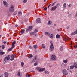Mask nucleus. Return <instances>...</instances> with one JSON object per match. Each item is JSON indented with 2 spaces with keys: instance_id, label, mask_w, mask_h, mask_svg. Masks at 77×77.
Returning a JSON list of instances; mask_svg holds the SVG:
<instances>
[{
  "instance_id": "obj_1",
  "label": "nucleus",
  "mask_w": 77,
  "mask_h": 77,
  "mask_svg": "<svg viewBox=\"0 0 77 77\" xmlns=\"http://www.w3.org/2000/svg\"><path fill=\"white\" fill-rule=\"evenodd\" d=\"M14 10V6L11 5L9 8V11L10 12H12Z\"/></svg>"
},
{
  "instance_id": "obj_2",
  "label": "nucleus",
  "mask_w": 77,
  "mask_h": 77,
  "mask_svg": "<svg viewBox=\"0 0 77 77\" xmlns=\"http://www.w3.org/2000/svg\"><path fill=\"white\" fill-rule=\"evenodd\" d=\"M15 42H16L15 41L13 42V43L12 45V47L11 48L8 49V51H11V50H12V49L15 47V46L14 45H15Z\"/></svg>"
},
{
  "instance_id": "obj_3",
  "label": "nucleus",
  "mask_w": 77,
  "mask_h": 77,
  "mask_svg": "<svg viewBox=\"0 0 77 77\" xmlns=\"http://www.w3.org/2000/svg\"><path fill=\"white\" fill-rule=\"evenodd\" d=\"M10 55H8V56H7L6 57H5L4 60V61H5V62H7V61H8V60H9L10 59Z\"/></svg>"
},
{
  "instance_id": "obj_4",
  "label": "nucleus",
  "mask_w": 77,
  "mask_h": 77,
  "mask_svg": "<svg viewBox=\"0 0 77 77\" xmlns=\"http://www.w3.org/2000/svg\"><path fill=\"white\" fill-rule=\"evenodd\" d=\"M38 58V56H35L34 57V59L33 60H32L31 61V63H33L34 62H35V60H36V59Z\"/></svg>"
},
{
  "instance_id": "obj_5",
  "label": "nucleus",
  "mask_w": 77,
  "mask_h": 77,
  "mask_svg": "<svg viewBox=\"0 0 77 77\" xmlns=\"http://www.w3.org/2000/svg\"><path fill=\"white\" fill-rule=\"evenodd\" d=\"M50 43L51 44L50 46V49L51 51H53V50H54V47L53 46V44L51 42V41L50 42Z\"/></svg>"
},
{
  "instance_id": "obj_6",
  "label": "nucleus",
  "mask_w": 77,
  "mask_h": 77,
  "mask_svg": "<svg viewBox=\"0 0 77 77\" xmlns=\"http://www.w3.org/2000/svg\"><path fill=\"white\" fill-rule=\"evenodd\" d=\"M32 29H33V26H30L29 28V29L26 30V32H28V31H29V32L31 31Z\"/></svg>"
},
{
  "instance_id": "obj_7",
  "label": "nucleus",
  "mask_w": 77,
  "mask_h": 77,
  "mask_svg": "<svg viewBox=\"0 0 77 77\" xmlns=\"http://www.w3.org/2000/svg\"><path fill=\"white\" fill-rule=\"evenodd\" d=\"M51 60H56V56L54 55H53L51 57Z\"/></svg>"
},
{
  "instance_id": "obj_8",
  "label": "nucleus",
  "mask_w": 77,
  "mask_h": 77,
  "mask_svg": "<svg viewBox=\"0 0 77 77\" xmlns=\"http://www.w3.org/2000/svg\"><path fill=\"white\" fill-rule=\"evenodd\" d=\"M63 75H68V72H67V71L65 69H64L63 70Z\"/></svg>"
},
{
  "instance_id": "obj_9",
  "label": "nucleus",
  "mask_w": 77,
  "mask_h": 77,
  "mask_svg": "<svg viewBox=\"0 0 77 77\" xmlns=\"http://www.w3.org/2000/svg\"><path fill=\"white\" fill-rule=\"evenodd\" d=\"M3 4H4V5L5 7H7V6H8V5L7 4V3L5 1H4L3 2Z\"/></svg>"
},
{
  "instance_id": "obj_10",
  "label": "nucleus",
  "mask_w": 77,
  "mask_h": 77,
  "mask_svg": "<svg viewBox=\"0 0 77 77\" xmlns=\"http://www.w3.org/2000/svg\"><path fill=\"white\" fill-rule=\"evenodd\" d=\"M63 39L64 41H66L68 40V38L67 36L63 37Z\"/></svg>"
},
{
  "instance_id": "obj_11",
  "label": "nucleus",
  "mask_w": 77,
  "mask_h": 77,
  "mask_svg": "<svg viewBox=\"0 0 77 77\" xmlns=\"http://www.w3.org/2000/svg\"><path fill=\"white\" fill-rule=\"evenodd\" d=\"M41 22V20L40 18H38L36 20V23L37 24L38 23H40Z\"/></svg>"
},
{
  "instance_id": "obj_12",
  "label": "nucleus",
  "mask_w": 77,
  "mask_h": 77,
  "mask_svg": "<svg viewBox=\"0 0 77 77\" xmlns=\"http://www.w3.org/2000/svg\"><path fill=\"white\" fill-rule=\"evenodd\" d=\"M5 77H8V73L7 72H5L4 74Z\"/></svg>"
},
{
  "instance_id": "obj_13",
  "label": "nucleus",
  "mask_w": 77,
  "mask_h": 77,
  "mask_svg": "<svg viewBox=\"0 0 77 77\" xmlns=\"http://www.w3.org/2000/svg\"><path fill=\"white\" fill-rule=\"evenodd\" d=\"M45 34L46 36H50V34L49 33V32H45Z\"/></svg>"
},
{
  "instance_id": "obj_14",
  "label": "nucleus",
  "mask_w": 77,
  "mask_h": 77,
  "mask_svg": "<svg viewBox=\"0 0 77 77\" xmlns=\"http://www.w3.org/2000/svg\"><path fill=\"white\" fill-rule=\"evenodd\" d=\"M74 65L73 66L75 68H77V62H75L74 63Z\"/></svg>"
},
{
  "instance_id": "obj_15",
  "label": "nucleus",
  "mask_w": 77,
  "mask_h": 77,
  "mask_svg": "<svg viewBox=\"0 0 77 77\" xmlns=\"http://www.w3.org/2000/svg\"><path fill=\"white\" fill-rule=\"evenodd\" d=\"M14 58H15V56L14 55H12V56H11V60H13L14 59Z\"/></svg>"
},
{
  "instance_id": "obj_16",
  "label": "nucleus",
  "mask_w": 77,
  "mask_h": 77,
  "mask_svg": "<svg viewBox=\"0 0 77 77\" xmlns=\"http://www.w3.org/2000/svg\"><path fill=\"white\" fill-rule=\"evenodd\" d=\"M56 8H57V7L56 6H54L53 8L52 9V11H55L56 9Z\"/></svg>"
},
{
  "instance_id": "obj_17",
  "label": "nucleus",
  "mask_w": 77,
  "mask_h": 77,
  "mask_svg": "<svg viewBox=\"0 0 77 77\" xmlns=\"http://www.w3.org/2000/svg\"><path fill=\"white\" fill-rule=\"evenodd\" d=\"M44 74H49L50 72H48V71H47V70H45L44 71Z\"/></svg>"
},
{
  "instance_id": "obj_18",
  "label": "nucleus",
  "mask_w": 77,
  "mask_h": 77,
  "mask_svg": "<svg viewBox=\"0 0 77 77\" xmlns=\"http://www.w3.org/2000/svg\"><path fill=\"white\" fill-rule=\"evenodd\" d=\"M21 72H18V76H19L20 77H21Z\"/></svg>"
},
{
  "instance_id": "obj_19",
  "label": "nucleus",
  "mask_w": 77,
  "mask_h": 77,
  "mask_svg": "<svg viewBox=\"0 0 77 77\" xmlns=\"http://www.w3.org/2000/svg\"><path fill=\"white\" fill-rule=\"evenodd\" d=\"M75 34H77V33H76V32H73L72 33H71V36H73V35H74Z\"/></svg>"
},
{
  "instance_id": "obj_20",
  "label": "nucleus",
  "mask_w": 77,
  "mask_h": 77,
  "mask_svg": "<svg viewBox=\"0 0 77 77\" xmlns=\"http://www.w3.org/2000/svg\"><path fill=\"white\" fill-rule=\"evenodd\" d=\"M60 37V35H59L58 34H57L56 35V38H57V39H58V38H59Z\"/></svg>"
},
{
  "instance_id": "obj_21",
  "label": "nucleus",
  "mask_w": 77,
  "mask_h": 77,
  "mask_svg": "<svg viewBox=\"0 0 77 77\" xmlns=\"http://www.w3.org/2000/svg\"><path fill=\"white\" fill-rule=\"evenodd\" d=\"M44 69H45V68H41L39 70L40 72H41V71H43Z\"/></svg>"
},
{
  "instance_id": "obj_22",
  "label": "nucleus",
  "mask_w": 77,
  "mask_h": 77,
  "mask_svg": "<svg viewBox=\"0 0 77 77\" xmlns=\"http://www.w3.org/2000/svg\"><path fill=\"white\" fill-rule=\"evenodd\" d=\"M34 48L35 49H36V48H38V46H37V45H34Z\"/></svg>"
},
{
  "instance_id": "obj_23",
  "label": "nucleus",
  "mask_w": 77,
  "mask_h": 77,
  "mask_svg": "<svg viewBox=\"0 0 77 77\" xmlns=\"http://www.w3.org/2000/svg\"><path fill=\"white\" fill-rule=\"evenodd\" d=\"M33 57V55L32 54H30L29 55V56L28 57V58H32Z\"/></svg>"
},
{
  "instance_id": "obj_24",
  "label": "nucleus",
  "mask_w": 77,
  "mask_h": 77,
  "mask_svg": "<svg viewBox=\"0 0 77 77\" xmlns=\"http://www.w3.org/2000/svg\"><path fill=\"white\" fill-rule=\"evenodd\" d=\"M25 32V30L23 29L22 30L21 32H20V33L21 34H23L24 33V32Z\"/></svg>"
},
{
  "instance_id": "obj_25",
  "label": "nucleus",
  "mask_w": 77,
  "mask_h": 77,
  "mask_svg": "<svg viewBox=\"0 0 77 77\" xmlns=\"http://www.w3.org/2000/svg\"><path fill=\"white\" fill-rule=\"evenodd\" d=\"M74 66H70V69H74Z\"/></svg>"
},
{
  "instance_id": "obj_26",
  "label": "nucleus",
  "mask_w": 77,
  "mask_h": 77,
  "mask_svg": "<svg viewBox=\"0 0 77 77\" xmlns=\"http://www.w3.org/2000/svg\"><path fill=\"white\" fill-rule=\"evenodd\" d=\"M50 38H53V34H51V35H50Z\"/></svg>"
},
{
  "instance_id": "obj_27",
  "label": "nucleus",
  "mask_w": 77,
  "mask_h": 77,
  "mask_svg": "<svg viewBox=\"0 0 77 77\" xmlns=\"http://www.w3.org/2000/svg\"><path fill=\"white\" fill-rule=\"evenodd\" d=\"M66 3H64L63 5V8H65L66 7Z\"/></svg>"
},
{
  "instance_id": "obj_28",
  "label": "nucleus",
  "mask_w": 77,
  "mask_h": 77,
  "mask_svg": "<svg viewBox=\"0 0 77 77\" xmlns=\"http://www.w3.org/2000/svg\"><path fill=\"white\" fill-rule=\"evenodd\" d=\"M37 32H38V29H36L34 31V34H35V33H36Z\"/></svg>"
},
{
  "instance_id": "obj_29",
  "label": "nucleus",
  "mask_w": 77,
  "mask_h": 77,
  "mask_svg": "<svg viewBox=\"0 0 77 77\" xmlns=\"http://www.w3.org/2000/svg\"><path fill=\"white\" fill-rule=\"evenodd\" d=\"M42 46L43 48H45V45H44L43 44L42 45Z\"/></svg>"
},
{
  "instance_id": "obj_30",
  "label": "nucleus",
  "mask_w": 77,
  "mask_h": 77,
  "mask_svg": "<svg viewBox=\"0 0 77 77\" xmlns=\"http://www.w3.org/2000/svg\"><path fill=\"white\" fill-rule=\"evenodd\" d=\"M67 61H68V60H63V62L64 63H67Z\"/></svg>"
},
{
  "instance_id": "obj_31",
  "label": "nucleus",
  "mask_w": 77,
  "mask_h": 77,
  "mask_svg": "<svg viewBox=\"0 0 77 77\" xmlns=\"http://www.w3.org/2000/svg\"><path fill=\"white\" fill-rule=\"evenodd\" d=\"M0 54L1 55H3L4 54V52H0Z\"/></svg>"
},
{
  "instance_id": "obj_32",
  "label": "nucleus",
  "mask_w": 77,
  "mask_h": 77,
  "mask_svg": "<svg viewBox=\"0 0 77 77\" xmlns=\"http://www.w3.org/2000/svg\"><path fill=\"white\" fill-rule=\"evenodd\" d=\"M48 25H50V24H51V21H48Z\"/></svg>"
},
{
  "instance_id": "obj_33",
  "label": "nucleus",
  "mask_w": 77,
  "mask_h": 77,
  "mask_svg": "<svg viewBox=\"0 0 77 77\" xmlns=\"http://www.w3.org/2000/svg\"><path fill=\"white\" fill-rule=\"evenodd\" d=\"M41 69V68L39 67H37L36 68V69L37 70H38L39 71V70H40V69Z\"/></svg>"
},
{
  "instance_id": "obj_34",
  "label": "nucleus",
  "mask_w": 77,
  "mask_h": 77,
  "mask_svg": "<svg viewBox=\"0 0 77 77\" xmlns=\"http://www.w3.org/2000/svg\"><path fill=\"white\" fill-rule=\"evenodd\" d=\"M37 65H38V62H36V63L34 64V66H36Z\"/></svg>"
},
{
  "instance_id": "obj_35",
  "label": "nucleus",
  "mask_w": 77,
  "mask_h": 77,
  "mask_svg": "<svg viewBox=\"0 0 77 77\" xmlns=\"http://www.w3.org/2000/svg\"><path fill=\"white\" fill-rule=\"evenodd\" d=\"M17 14V12H15L14 13L13 15H15Z\"/></svg>"
},
{
  "instance_id": "obj_36",
  "label": "nucleus",
  "mask_w": 77,
  "mask_h": 77,
  "mask_svg": "<svg viewBox=\"0 0 77 77\" xmlns=\"http://www.w3.org/2000/svg\"><path fill=\"white\" fill-rule=\"evenodd\" d=\"M27 2V0H24L23 1L24 3H26Z\"/></svg>"
},
{
  "instance_id": "obj_37",
  "label": "nucleus",
  "mask_w": 77,
  "mask_h": 77,
  "mask_svg": "<svg viewBox=\"0 0 77 77\" xmlns=\"http://www.w3.org/2000/svg\"><path fill=\"white\" fill-rule=\"evenodd\" d=\"M55 4H56V2H55L54 3H53V4H52V6H51V7H52V6H54V5H55Z\"/></svg>"
},
{
  "instance_id": "obj_38",
  "label": "nucleus",
  "mask_w": 77,
  "mask_h": 77,
  "mask_svg": "<svg viewBox=\"0 0 77 77\" xmlns=\"http://www.w3.org/2000/svg\"><path fill=\"white\" fill-rule=\"evenodd\" d=\"M34 34H35V33L34 32H31L30 33V35H33Z\"/></svg>"
},
{
  "instance_id": "obj_39",
  "label": "nucleus",
  "mask_w": 77,
  "mask_h": 77,
  "mask_svg": "<svg viewBox=\"0 0 77 77\" xmlns=\"http://www.w3.org/2000/svg\"><path fill=\"white\" fill-rule=\"evenodd\" d=\"M18 14L19 15H21V14H22V13H21V11H19L18 13Z\"/></svg>"
},
{
  "instance_id": "obj_40",
  "label": "nucleus",
  "mask_w": 77,
  "mask_h": 77,
  "mask_svg": "<svg viewBox=\"0 0 77 77\" xmlns=\"http://www.w3.org/2000/svg\"><path fill=\"white\" fill-rule=\"evenodd\" d=\"M44 9L45 10V11H47V7H45L44 8Z\"/></svg>"
},
{
  "instance_id": "obj_41",
  "label": "nucleus",
  "mask_w": 77,
  "mask_h": 77,
  "mask_svg": "<svg viewBox=\"0 0 77 77\" xmlns=\"http://www.w3.org/2000/svg\"><path fill=\"white\" fill-rule=\"evenodd\" d=\"M21 65L22 66H23L24 65V62H22L21 63Z\"/></svg>"
},
{
  "instance_id": "obj_42",
  "label": "nucleus",
  "mask_w": 77,
  "mask_h": 77,
  "mask_svg": "<svg viewBox=\"0 0 77 77\" xmlns=\"http://www.w3.org/2000/svg\"><path fill=\"white\" fill-rule=\"evenodd\" d=\"M71 6H72V5H71V4H70L69 5V7H71Z\"/></svg>"
},
{
  "instance_id": "obj_43",
  "label": "nucleus",
  "mask_w": 77,
  "mask_h": 77,
  "mask_svg": "<svg viewBox=\"0 0 77 77\" xmlns=\"http://www.w3.org/2000/svg\"><path fill=\"white\" fill-rule=\"evenodd\" d=\"M2 49H4V48H5V46H2Z\"/></svg>"
},
{
  "instance_id": "obj_44",
  "label": "nucleus",
  "mask_w": 77,
  "mask_h": 77,
  "mask_svg": "<svg viewBox=\"0 0 77 77\" xmlns=\"http://www.w3.org/2000/svg\"><path fill=\"white\" fill-rule=\"evenodd\" d=\"M60 49L61 51H62V50H63V48H62V47H61L60 48Z\"/></svg>"
},
{
  "instance_id": "obj_45",
  "label": "nucleus",
  "mask_w": 77,
  "mask_h": 77,
  "mask_svg": "<svg viewBox=\"0 0 77 77\" xmlns=\"http://www.w3.org/2000/svg\"><path fill=\"white\" fill-rule=\"evenodd\" d=\"M29 48H30V49H32V46H30L29 47Z\"/></svg>"
},
{
  "instance_id": "obj_46",
  "label": "nucleus",
  "mask_w": 77,
  "mask_h": 77,
  "mask_svg": "<svg viewBox=\"0 0 77 77\" xmlns=\"http://www.w3.org/2000/svg\"><path fill=\"white\" fill-rule=\"evenodd\" d=\"M31 75L30 74H28V77H30Z\"/></svg>"
},
{
  "instance_id": "obj_47",
  "label": "nucleus",
  "mask_w": 77,
  "mask_h": 77,
  "mask_svg": "<svg viewBox=\"0 0 77 77\" xmlns=\"http://www.w3.org/2000/svg\"><path fill=\"white\" fill-rule=\"evenodd\" d=\"M60 5L59 4H57V5H56V6H59Z\"/></svg>"
},
{
  "instance_id": "obj_48",
  "label": "nucleus",
  "mask_w": 77,
  "mask_h": 77,
  "mask_svg": "<svg viewBox=\"0 0 77 77\" xmlns=\"http://www.w3.org/2000/svg\"><path fill=\"white\" fill-rule=\"evenodd\" d=\"M72 41H71V45H72Z\"/></svg>"
},
{
  "instance_id": "obj_49",
  "label": "nucleus",
  "mask_w": 77,
  "mask_h": 77,
  "mask_svg": "<svg viewBox=\"0 0 77 77\" xmlns=\"http://www.w3.org/2000/svg\"><path fill=\"white\" fill-rule=\"evenodd\" d=\"M4 44H6V42L5 41H4L3 42Z\"/></svg>"
},
{
  "instance_id": "obj_50",
  "label": "nucleus",
  "mask_w": 77,
  "mask_h": 77,
  "mask_svg": "<svg viewBox=\"0 0 77 77\" xmlns=\"http://www.w3.org/2000/svg\"><path fill=\"white\" fill-rule=\"evenodd\" d=\"M31 72H35V71H32Z\"/></svg>"
},
{
  "instance_id": "obj_51",
  "label": "nucleus",
  "mask_w": 77,
  "mask_h": 77,
  "mask_svg": "<svg viewBox=\"0 0 77 77\" xmlns=\"http://www.w3.org/2000/svg\"><path fill=\"white\" fill-rule=\"evenodd\" d=\"M74 47H75V48H77V45L74 46Z\"/></svg>"
},
{
  "instance_id": "obj_52",
  "label": "nucleus",
  "mask_w": 77,
  "mask_h": 77,
  "mask_svg": "<svg viewBox=\"0 0 77 77\" xmlns=\"http://www.w3.org/2000/svg\"><path fill=\"white\" fill-rule=\"evenodd\" d=\"M15 26L16 27H18V25H17V24H16V25H15Z\"/></svg>"
},
{
  "instance_id": "obj_53",
  "label": "nucleus",
  "mask_w": 77,
  "mask_h": 77,
  "mask_svg": "<svg viewBox=\"0 0 77 77\" xmlns=\"http://www.w3.org/2000/svg\"><path fill=\"white\" fill-rule=\"evenodd\" d=\"M46 1L47 0H44V2H46Z\"/></svg>"
},
{
  "instance_id": "obj_54",
  "label": "nucleus",
  "mask_w": 77,
  "mask_h": 77,
  "mask_svg": "<svg viewBox=\"0 0 77 77\" xmlns=\"http://www.w3.org/2000/svg\"><path fill=\"white\" fill-rule=\"evenodd\" d=\"M75 17H77V13L76 14V16H75Z\"/></svg>"
},
{
  "instance_id": "obj_55",
  "label": "nucleus",
  "mask_w": 77,
  "mask_h": 77,
  "mask_svg": "<svg viewBox=\"0 0 77 77\" xmlns=\"http://www.w3.org/2000/svg\"><path fill=\"white\" fill-rule=\"evenodd\" d=\"M69 29V27H67V29Z\"/></svg>"
},
{
  "instance_id": "obj_56",
  "label": "nucleus",
  "mask_w": 77,
  "mask_h": 77,
  "mask_svg": "<svg viewBox=\"0 0 77 77\" xmlns=\"http://www.w3.org/2000/svg\"><path fill=\"white\" fill-rule=\"evenodd\" d=\"M70 72H71V73H72V71H70Z\"/></svg>"
},
{
  "instance_id": "obj_57",
  "label": "nucleus",
  "mask_w": 77,
  "mask_h": 77,
  "mask_svg": "<svg viewBox=\"0 0 77 77\" xmlns=\"http://www.w3.org/2000/svg\"><path fill=\"white\" fill-rule=\"evenodd\" d=\"M35 36H36V34H35Z\"/></svg>"
},
{
  "instance_id": "obj_58",
  "label": "nucleus",
  "mask_w": 77,
  "mask_h": 77,
  "mask_svg": "<svg viewBox=\"0 0 77 77\" xmlns=\"http://www.w3.org/2000/svg\"><path fill=\"white\" fill-rule=\"evenodd\" d=\"M50 5H51V4H50L48 6L50 7Z\"/></svg>"
},
{
  "instance_id": "obj_59",
  "label": "nucleus",
  "mask_w": 77,
  "mask_h": 77,
  "mask_svg": "<svg viewBox=\"0 0 77 77\" xmlns=\"http://www.w3.org/2000/svg\"><path fill=\"white\" fill-rule=\"evenodd\" d=\"M49 6H48V8H49Z\"/></svg>"
},
{
  "instance_id": "obj_60",
  "label": "nucleus",
  "mask_w": 77,
  "mask_h": 77,
  "mask_svg": "<svg viewBox=\"0 0 77 77\" xmlns=\"http://www.w3.org/2000/svg\"><path fill=\"white\" fill-rule=\"evenodd\" d=\"M1 38V35H0V38Z\"/></svg>"
},
{
  "instance_id": "obj_61",
  "label": "nucleus",
  "mask_w": 77,
  "mask_h": 77,
  "mask_svg": "<svg viewBox=\"0 0 77 77\" xmlns=\"http://www.w3.org/2000/svg\"><path fill=\"white\" fill-rule=\"evenodd\" d=\"M54 26H56V24H54Z\"/></svg>"
},
{
  "instance_id": "obj_62",
  "label": "nucleus",
  "mask_w": 77,
  "mask_h": 77,
  "mask_svg": "<svg viewBox=\"0 0 77 77\" xmlns=\"http://www.w3.org/2000/svg\"><path fill=\"white\" fill-rule=\"evenodd\" d=\"M58 31H59V29H57Z\"/></svg>"
},
{
  "instance_id": "obj_63",
  "label": "nucleus",
  "mask_w": 77,
  "mask_h": 77,
  "mask_svg": "<svg viewBox=\"0 0 77 77\" xmlns=\"http://www.w3.org/2000/svg\"><path fill=\"white\" fill-rule=\"evenodd\" d=\"M0 77H2V76H0Z\"/></svg>"
},
{
  "instance_id": "obj_64",
  "label": "nucleus",
  "mask_w": 77,
  "mask_h": 77,
  "mask_svg": "<svg viewBox=\"0 0 77 77\" xmlns=\"http://www.w3.org/2000/svg\"><path fill=\"white\" fill-rule=\"evenodd\" d=\"M45 15H46V14H45Z\"/></svg>"
}]
</instances>
